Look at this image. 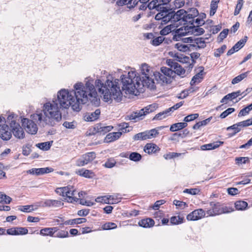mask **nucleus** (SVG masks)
Wrapping results in <instances>:
<instances>
[{"mask_svg":"<svg viewBox=\"0 0 252 252\" xmlns=\"http://www.w3.org/2000/svg\"><path fill=\"white\" fill-rule=\"evenodd\" d=\"M93 82L92 78H86L85 84L81 82L76 83L73 85L72 91L62 89L58 92L57 97L54 99L61 108L67 109L71 107L73 111L76 112L81 110L82 104L89 101L97 105L98 100Z\"/></svg>","mask_w":252,"mask_h":252,"instance_id":"nucleus-1","label":"nucleus"},{"mask_svg":"<svg viewBox=\"0 0 252 252\" xmlns=\"http://www.w3.org/2000/svg\"><path fill=\"white\" fill-rule=\"evenodd\" d=\"M140 74L134 69L128 71L126 75H122L121 79L123 84L122 90L126 94L137 95L143 91L144 87L150 90L156 88L155 83L153 77L156 71L146 63H142L140 66Z\"/></svg>","mask_w":252,"mask_h":252,"instance_id":"nucleus-2","label":"nucleus"},{"mask_svg":"<svg viewBox=\"0 0 252 252\" xmlns=\"http://www.w3.org/2000/svg\"><path fill=\"white\" fill-rule=\"evenodd\" d=\"M61 109L56 100L54 98L43 104L41 111H36L31 116L39 126H54L62 120Z\"/></svg>","mask_w":252,"mask_h":252,"instance_id":"nucleus-3","label":"nucleus"},{"mask_svg":"<svg viewBox=\"0 0 252 252\" xmlns=\"http://www.w3.org/2000/svg\"><path fill=\"white\" fill-rule=\"evenodd\" d=\"M95 87L105 102H116L122 100L123 94L119 86V80L112 77H107L105 83L100 79L95 80Z\"/></svg>","mask_w":252,"mask_h":252,"instance_id":"nucleus-4","label":"nucleus"},{"mask_svg":"<svg viewBox=\"0 0 252 252\" xmlns=\"http://www.w3.org/2000/svg\"><path fill=\"white\" fill-rule=\"evenodd\" d=\"M56 192L60 195L65 196L66 198L64 199L70 203L77 202L79 200L82 199V198L85 195V192L81 191L78 193V197L76 196V190L72 186L57 188Z\"/></svg>","mask_w":252,"mask_h":252,"instance_id":"nucleus-5","label":"nucleus"},{"mask_svg":"<svg viewBox=\"0 0 252 252\" xmlns=\"http://www.w3.org/2000/svg\"><path fill=\"white\" fill-rule=\"evenodd\" d=\"M175 76V72L173 70L166 67H162L160 72L156 71L154 78L157 82L161 85L170 84Z\"/></svg>","mask_w":252,"mask_h":252,"instance_id":"nucleus-6","label":"nucleus"},{"mask_svg":"<svg viewBox=\"0 0 252 252\" xmlns=\"http://www.w3.org/2000/svg\"><path fill=\"white\" fill-rule=\"evenodd\" d=\"M163 128L162 126L158 127L149 130L135 134L133 139L134 140H146L157 137L159 134V131Z\"/></svg>","mask_w":252,"mask_h":252,"instance_id":"nucleus-7","label":"nucleus"},{"mask_svg":"<svg viewBox=\"0 0 252 252\" xmlns=\"http://www.w3.org/2000/svg\"><path fill=\"white\" fill-rule=\"evenodd\" d=\"M187 14V11L184 9H180L175 13L173 12L169 13L162 17V20L165 22L171 21V23L178 22L181 20L184 21L185 15Z\"/></svg>","mask_w":252,"mask_h":252,"instance_id":"nucleus-8","label":"nucleus"},{"mask_svg":"<svg viewBox=\"0 0 252 252\" xmlns=\"http://www.w3.org/2000/svg\"><path fill=\"white\" fill-rule=\"evenodd\" d=\"M32 120L27 118H23L21 120L22 126L25 128L27 132L32 134H35L38 128L35 121L31 118ZM35 123H36L35 122Z\"/></svg>","mask_w":252,"mask_h":252,"instance_id":"nucleus-9","label":"nucleus"},{"mask_svg":"<svg viewBox=\"0 0 252 252\" xmlns=\"http://www.w3.org/2000/svg\"><path fill=\"white\" fill-rule=\"evenodd\" d=\"M94 152H89L83 155L81 158L76 161V165L77 166H83L93 161L95 158Z\"/></svg>","mask_w":252,"mask_h":252,"instance_id":"nucleus-10","label":"nucleus"},{"mask_svg":"<svg viewBox=\"0 0 252 252\" xmlns=\"http://www.w3.org/2000/svg\"><path fill=\"white\" fill-rule=\"evenodd\" d=\"M155 106L154 105H149L139 111L135 112L133 114H132L130 117L131 120H135L138 119L141 120L143 117L147 114L153 111L155 109Z\"/></svg>","mask_w":252,"mask_h":252,"instance_id":"nucleus-11","label":"nucleus"},{"mask_svg":"<svg viewBox=\"0 0 252 252\" xmlns=\"http://www.w3.org/2000/svg\"><path fill=\"white\" fill-rule=\"evenodd\" d=\"M10 127L14 136L18 138L22 139L25 136V133L19 123L12 122L10 124Z\"/></svg>","mask_w":252,"mask_h":252,"instance_id":"nucleus-12","label":"nucleus"},{"mask_svg":"<svg viewBox=\"0 0 252 252\" xmlns=\"http://www.w3.org/2000/svg\"><path fill=\"white\" fill-rule=\"evenodd\" d=\"M251 125H252V118L230 126L227 128V130H234V134H235L241 130V127L248 126Z\"/></svg>","mask_w":252,"mask_h":252,"instance_id":"nucleus-13","label":"nucleus"},{"mask_svg":"<svg viewBox=\"0 0 252 252\" xmlns=\"http://www.w3.org/2000/svg\"><path fill=\"white\" fill-rule=\"evenodd\" d=\"M206 214L202 209L195 210L187 216L188 220H196L205 217Z\"/></svg>","mask_w":252,"mask_h":252,"instance_id":"nucleus-14","label":"nucleus"},{"mask_svg":"<svg viewBox=\"0 0 252 252\" xmlns=\"http://www.w3.org/2000/svg\"><path fill=\"white\" fill-rule=\"evenodd\" d=\"M211 208L207 211V214L210 216L220 214L221 204L219 202H212L210 204Z\"/></svg>","mask_w":252,"mask_h":252,"instance_id":"nucleus-15","label":"nucleus"},{"mask_svg":"<svg viewBox=\"0 0 252 252\" xmlns=\"http://www.w3.org/2000/svg\"><path fill=\"white\" fill-rule=\"evenodd\" d=\"M113 128L112 126H104L102 124H97L94 127V130L96 133H99L100 134H105L107 132L110 131Z\"/></svg>","mask_w":252,"mask_h":252,"instance_id":"nucleus-16","label":"nucleus"},{"mask_svg":"<svg viewBox=\"0 0 252 252\" xmlns=\"http://www.w3.org/2000/svg\"><path fill=\"white\" fill-rule=\"evenodd\" d=\"M63 205V203L61 201L54 199H47L41 203L40 206L43 207H60Z\"/></svg>","mask_w":252,"mask_h":252,"instance_id":"nucleus-17","label":"nucleus"},{"mask_svg":"<svg viewBox=\"0 0 252 252\" xmlns=\"http://www.w3.org/2000/svg\"><path fill=\"white\" fill-rule=\"evenodd\" d=\"M0 137L4 140H8L11 137V132L7 125L0 127Z\"/></svg>","mask_w":252,"mask_h":252,"instance_id":"nucleus-18","label":"nucleus"},{"mask_svg":"<svg viewBox=\"0 0 252 252\" xmlns=\"http://www.w3.org/2000/svg\"><path fill=\"white\" fill-rule=\"evenodd\" d=\"M100 114V110L98 109L95 110L94 112L86 113L84 115V119L86 121L92 122L98 119Z\"/></svg>","mask_w":252,"mask_h":252,"instance_id":"nucleus-19","label":"nucleus"},{"mask_svg":"<svg viewBox=\"0 0 252 252\" xmlns=\"http://www.w3.org/2000/svg\"><path fill=\"white\" fill-rule=\"evenodd\" d=\"M207 38L202 37L195 38L193 40V44H191V47H196L198 49L204 48L206 46L207 43L206 40Z\"/></svg>","mask_w":252,"mask_h":252,"instance_id":"nucleus-20","label":"nucleus"},{"mask_svg":"<svg viewBox=\"0 0 252 252\" xmlns=\"http://www.w3.org/2000/svg\"><path fill=\"white\" fill-rule=\"evenodd\" d=\"M122 132H111L108 133L104 139L106 143H110L118 139L122 135Z\"/></svg>","mask_w":252,"mask_h":252,"instance_id":"nucleus-21","label":"nucleus"},{"mask_svg":"<svg viewBox=\"0 0 252 252\" xmlns=\"http://www.w3.org/2000/svg\"><path fill=\"white\" fill-rule=\"evenodd\" d=\"M76 173L80 176L87 178H93L95 176L94 173L91 170L82 168L76 171Z\"/></svg>","mask_w":252,"mask_h":252,"instance_id":"nucleus-22","label":"nucleus"},{"mask_svg":"<svg viewBox=\"0 0 252 252\" xmlns=\"http://www.w3.org/2000/svg\"><path fill=\"white\" fill-rule=\"evenodd\" d=\"M159 149L157 145L154 143H147L144 147V151L145 153L149 154L156 153L157 151H159Z\"/></svg>","mask_w":252,"mask_h":252,"instance_id":"nucleus-23","label":"nucleus"},{"mask_svg":"<svg viewBox=\"0 0 252 252\" xmlns=\"http://www.w3.org/2000/svg\"><path fill=\"white\" fill-rule=\"evenodd\" d=\"M58 229L57 227L44 228L41 229L40 231V234L43 236H54Z\"/></svg>","mask_w":252,"mask_h":252,"instance_id":"nucleus-24","label":"nucleus"},{"mask_svg":"<svg viewBox=\"0 0 252 252\" xmlns=\"http://www.w3.org/2000/svg\"><path fill=\"white\" fill-rule=\"evenodd\" d=\"M154 220L150 218L143 219L138 222L139 226L145 228L152 227L154 225Z\"/></svg>","mask_w":252,"mask_h":252,"instance_id":"nucleus-25","label":"nucleus"},{"mask_svg":"<svg viewBox=\"0 0 252 252\" xmlns=\"http://www.w3.org/2000/svg\"><path fill=\"white\" fill-rule=\"evenodd\" d=\"M223 142L217 141L212 143L203 145L201 148L202 150H210L218 148L220 145L223 144Z\"/></svg>","mask_w":252,"mask_h":252,"instance_id":"nucleus-26","label":"nucleus"},{"mask_svg":"<svg viewBox=\"0 0 252 252\" xmlns=\"http://www.w3.org/2000/svg\"><path fill=\"white\" fill-rule=\"evenodd\" d=\"M203 78V69H201L199 72L197 73L195 75H194L191 81H190V85L191 86H193L196 84H198L202 81Z\"/></svg>","mask_w":252,"mask_h":252,"instance_id":"nucleus-27","label":"nucleus"},{"mask_svg":"<svg viewBox=\"0 0 252 252\" xmlns=\"http://www.w3.org/2000/svg\"><path fill=\"white\" fill-rule=\"evenodd\" d=\"M177 25L175 24H171L164 27L160 32V33L162 35H165L169 33L170 32L176 30Z\"/></svg>","mask_w":252,"mask_h":252,"instance_id":"nucleus-28","label":"nucleus"},{"mask_svg":"<svg viewBox=\"0 0 252 252\" xmlns=\"http://www.w3.org/2000/svg\"><path fill=\"white\" fill-rule=\"evenodd\" d=\"M187 123H178L172 125L170 127V130L172 132L181 130L187 126Z\"/></svg>","mask_w":252,"mask_h":252,"instance_id":"nucleus-29","label":"nucleus"},{"mask_svg":"<svg viewBox=\"0 0 252 252\" xmlns=\"http://www.w3.org/2000/svg\"><path fill=\"white\" fill-rule=\"evenodd\" d=\"M175 48L181 52H186L189 50L191 47V44L186 45L183 42H179L174 45Z\"/></svg>","mask_w":252,"mask_h":252,"instance_id":"nucleus-30","label":"nucleus"},{"mask_svg":"<svg viewBox=\"0 0 252 252\" xmlns=\"http://www.w3.org/2000/svg\"><path fill=\"white\" fill-rule=\"evenodd\" d=\"M85 218H77L72 220H69L65 221L63 223L65 225H73L74 224H80L86 221Z\"/></svg>","mask_w":252,"mask_h":252,"instance_id":"nucleus-31","label":"nucleus"},{"mask_svg":"<svg viewBox=\"0 0 252 252\" xmlns=\"http://www.w3.org/2000/svg\"><path fill=\"white\" fill-rule=\"evenodd\" d=\"M53 141L39 143L36 145V147L43 151L49 150L52 145Z\"/></svg>","mask_w":252,"mask_h":252,"instance_id":"nucleus-32","label":"nucleus"},{"mask_svg":"<svg viewBox=\"0 0 252 252\" xmlns=\"http://www.w3.org/2000/svg\"><path fill=\"white\" fill-rule=\"evenodd\" d=\"M150 9H156L158 10L161 9V3H159V0H153L147 5Z\"/></svg>","mask_w":252,"mask_h":252,"instance_id":"nucleus-33","label":"nucleus"},{"mask_svg":"<svg viewBox=\"0 0 252 252\" xmlns=\"http://www.w3.org/2000/svg\"><path fill=\"white\" fill-rule=\"evenodd\" d=\"M170 114V113L169 112L168 109H167L166 110L157 114L154 117L153 120H162V119L166 118L167 116H169Z\"/></svg>","mask_w":252,"mask_h":252,"instance_id":"nucleus-34","label":"nucleus"},{"mask_svg":"<svg viewBox=\"0 0 252 252\" xmlns=\"http://www.w3.org/2000/svg\"><path fill=\"white\" fill-rule=\"evenodd\" d=\"M235 206L238 210H244L247 207L248 203L244 201H238L235 202Z\"/></svg>","mask_w":252,"mask_h":252,"instance_id":"nucleus-35","label":"nucleus"},{"mask_svg":"<svg viewBox=\"0 0 252 252\" xmlns=\"http://www.w3.org/2000/svg\"><path fill=\"white\" fill-rule=\"evenodd\" d=\"M249 73V71L246 72L245 73H243L236 77H235L233 80H232V84H236L237 83H238L240 81H241L243 79L246 78L248 76V74Z\"/></svg>","mask_w":252,"mask_h":252,"instance_id":"nucleus-36","label":"nucleus"},{"mask_svg":"<svg viewBox=\"0 0 252 252\" xmlns=\"http://www.w3.org/2000/svg\"><path fill=\"white\" fill-rule=\"evenodd\" d=\"M174 69L173 71L175 72V74H177L182 77L185 76L186 70L179 63L175 66Z\"/></svg>","mask_w":252,"mask_h":252,"instance_id":"nucleus-37","label":"nucleus"},{"mask_svg":"<svg viewBox=\"0 0 252 252\" xmlns=\"http://www.w3.org/2000/svg\"><path fill=\"white\" fill-rule=\"evenodd\" d=\"M36 175H42L45 173H48L53 171V169L50 167L36 168Z\"/></svg>","mask_w":252,"mask_h":252,"instance_id":"nucleus-38","label":"nucleus"},{"mask_svg":"<svg viewBox=\"0 0 252 252\" xmlns=\"http://www.w3.org/2000/svg\"><path fill=\"white\" fill-rule=\"evenodd\" d=\"M170 222L172 224H178L183 222V218L179 216H174L171 218Z\"/></svg>","mask_w":252,"mask_h":252,"instance_id":"nucleus-39","label":"nucleus"},{"mask_svg":"<svg viewBox=\"0 0 252 252\" xmlns=\"http://www.w3.org/2000/svg\"><path fill=\"white\" fill-rule=\"evenodd\" d=\"M11 201V198L9 196L0 192V203L4 202L6 204H9Z\"/></svg>","mask_w":252,"mask_h":252,"instance_id":"nucleus-40","label":"nucleus"},{"mask_svg":"<svg viewBox=\"0 0 252 252\" xmlns=\"http://www.w3.org/2000/svg\"><path fill=\"white\" fill-rule=\"evenodd\" d=\"M245 38V39L240 40L234 45L233 47L236 49V50L238 51L244 46L246 42L247 37L246 36Z\"/></svg>","mask_w":252,"mask_h":252,"instance_id":"nucleus-41","label":"nucleus"},{"mask_svg":"<svg viewBox=\"0 0 252 252\" xmlns=\"http://www.w3.org/2000/svg\"><path fill=\"white\" fill-rule=\"evenodd\" d=\"M95 202L105 204H109L112 202L111 201H109L108 195L98 197L95 199Z\"/></svg>","mask_w":252,"mask_h":252,"instance_id":"nucleus-42","label":"nucleus"},{"mask_svg":"<svg viewBox=\"0 0 252 252\" xmlns=\"http://www.w3.org/2000/svg\"><path fill=\"white\" fill-rule=\"evenodd\" d=\"M199 114L197 113L189 115L184 118V121L186 122H189L197 118Z\"/></svg>","mask_w":252,"mask_h":252,"instance_id":"nucleus-43","label":"nucleus"},{"mask_svg":"<svg viewBox=\"0 0 252 252\" xmlns=\"http://www.w3.org/2000/svg\"><path fill=\"white\" fill-rule=\"evenodd\" d=\"M129 158L131 160L136 161L141 158V156L137 153L133 152L129 155Z\"/></svg>","mask_w":252,"mask_h":252,"instance_id":"nucleus-44","label":"nucleus"},{"mask_svg":"<svg viewBox=\"0 0 252 252\" xmlns=\"http://www.w3.org/2000/svg\"><path fill=\"white\" fill-rule=\"evenodd\" d=\"M173 204L178 208L184 209L188 207V205L186 203L180 200H175L173 202Z\"/></svg>","mask_w":252,"mask_h":252,"instance_id":"nucleus-45","label":"nucleus"},{"mask_svg":"<svg viewBox=\"0 0 252 252\" xmlns=\"http://www.w3.org/2000/svg\"><path fill=\"white\" fill-rule=\"evenodd\" d=\"M102 227L104 230H108L116 228L117 225L113 222H109L103 224Z\"/></svg>","mask_w":252,"mask_h":252,"instance_id":"nucleus-46","label":"nucleus"},{"mask_svg":"<svg viewBox=\"0 0 252 252\" xmlns=\"http://www.w3.org/2000/svg\"><path fill=\"white\" fill-rule=\"evenodd\" d=\"M226 49V46L225 45H222L220 48L217 49L214 52V56L216 57H219L222 54Z\"/></svg>","mask_w":252,"mask_h":252,"instance_id":"nucleus-47","label":"nucleus"},{"mask_svg":"<svg viewBox=\"0 0 252 252\" xmlns=\"http://www.w3.org/2000/svg\"><path fill=\"white\" fill-rule=\"evenodd\" d=\"M19 210L24 212H30L33 211V206L32 205L21 206L19 208Z\"/></svg>","mask_w":252,"mask_h":252,"instance_id":"nucleus-48","label":"nucleus"},{"mask_svg":"<svg viewBox=\"0 0 252 252\" xmlns=\"http://www.w3.org/2000/svg\"><path fill=\"white\" fill-rule=\"evenodd\" d=\"M17 117L18 116L17 115L14 114L13 113H10L7 118V122L10 125V124L13 122H16V120H17Z\"/></svg>","mask_w":252,"mask_h":252,"instance_id":"nucleus-49","label":"nucleus"},{"mask_svg":"<svg viewBox=\"0 0 252 252\" xmlns=\"http://www.w3.org/2000/svg\"><path fill=\"white\" fill-rule=\"evenodd\" d=\"M183 192L189 193L192 195L197 194L200 192V189L197 188L194 189H185Z\"/></svg>","mask_w":252,"mask_h":252,"instance_id":"nucleus-50","label":"nucleus"},{"mask_svg":"<svg viewBox=\"0 0 252 252\" xmlns=\"http://www.w3.org/2000/svg\"><path fill=\"white\" fill-rule=\"evenodd\" d=\"M235 111V109L233 108H229L227 109H226L225 111L223 112L220 115V117L221 119L225 118L228 115L231 114L232 112H233Z\"/></svg>","mask_w":252,"mask_h":252,"instance_id":"nucleus-51","label":"nucleus"},{"mask_svg":"<svg viewBox=\"0 0 252 252\" xmlns=\"http://www.w3.org/2000/svg\"><path fill=\"white\" fill-rule=\"evenodd\" d=\"M182 154H182V153H169L168 154L164 155L163 156V157L166 159H171V158H175V157H178L182 155Z\"/></svg>","mask_w":252,"mask_h":252,"instance_id":"nucleus-52","label":"nucleus"},{"mask_svg":"<svg viewBox=\"0 0 252 252\" xmlns=\"http://www.w3.org/2000/svg\"><path fill=\"white\" fill-rule=\"evenodd\" d=\"M116 163V161L113 158L108 159L104 164V166L106 168H112L114 167Z\"/></svg>","mask_w":252,"mask_h":252,"instance_id":"nucleus-53","label":"nucleus"},{"mask_svg":"<svg viewBox=\"0 0 252 252\" xmlns=\"http://www.w3.org/2000/svg\"><path fill=\"white\" fill-rule=\"evenodd\" d=\"M164 39L163 36H158L154 38L152 41V43L153 45L158 46L163 42Z\"/></svg>","mask_w":252,"mask_h":252,"instance_id":"nucleus-54","label":"nucleus"},{"mask_svg":"<svg viewBox=\"0 0 252 252\" xmlns=\"http://www.w3.org/2000/svg\"><path fill=\"white\" fill-rule=\"evenodd\" d=\"M68 236V233L67 231L61 230L58 232L54 237L59 238H66Z\"/></svg>","mask_w":252,"mask_h":252,"instance_id":"nucleus-55","label":"nucleus"},{"mask_svg":"<svg viewBox=\"0 0 252 252\" xmlns=\"http://www.w3.org/2000/svg\"><path fill=\"white\" fill-rule=\"evenodd\" d=\"M191 89H190L189 90H185L183 91L179 94L178 98H181V99L186 98L187 96L189 95V93H190L191 92H192V91H191Z\"/></svg>","mask_w":252,"mask_h":252,"instance_id":"nucleus-56","label":"nucleus"},{"mask_svg":"<svg viewBox=\"0 0 252 252\" xmlns=\"http://www.w3.org/2000/svg\"><path fill=\"white\" fill-rule=\"evenodd\" d=\"M250 111V108H248V107L247 106L240 110L238 114V117H240L246 116L249 114Z\"/></svg>","mask_w":252,"mask_h":252,"instance_id":"nucleus-57","label":"nucleus"},{"mask_svg":"<svg viewBox=\"0 0 252 252\" xmlns=\"http://www.w3.org/2000/svg\"><path fill=\"white\" fill-rule=\"evenodd\" d=\"M28 230L25 227H16V235L27 234Z\"/></svg>","mask_w":252,"mask_h":252,"instance_id":"nucleus-58","label":"nucleus"},{"mask_svg":"<svg viewBox=\"0 0 252 252\" xmlns=\"http://www.w3.org/2000/svg\"><path fill=\"white\" fill-rule=\"evenodd\" d=\"M130 1H131V0H117L116 4L118 6L126 5L127 7H128L129 4H130Z\"/></svg>","mask_w":252,"mask_h":252,"instance_id":"nucleus-59","label":"nucleus"},{"mask_svg":"<svg viewBox=\"0 0 252 252\" xmlns=\"http://www.w3.org/2000/svg\"><path fill=\"white\" fill-rule=\"evenodd\" d=\"M233 209L230 207H228L221 204L220 214L223 213H228L232 212Z\"/></svg>","mask_w":252,"mask_h":252,"instance_id":"nucleus-60","label":"nucleus"},{"mask_svg":"<svg viewBox=\"0 0 252 252\" xmlns=\"http://www.w3.org/2000/svg\"><path fill=\"white\" fill-rule=\"evenodd\" d=\"M63 126L67 128L74 129L76 127V125L74 122H64L63 124Z\"/></svg>","mask_w":252,"mask_h":252,"instance_id":"nucleus-61","label":"nucleus"},{"mask_svg":"<svg viewBox=\"0 0 252 252\" xmlns=\"http://www.w3.org/2000/svg\"><path fill=\"white\" fill-rule=\"evenodd\" d=\"M184 101H181L179 103H176L175 105H173L170 108H168L169 112H173L174 111L177 110L181 106H182L183 104Z\"/></svg>","mask_w":252,"mask_h":252,"instance_id":"nucleus-62","label":"nucleus"},{"mask_svg":"<svg viewBox=\"0 0 252 252\" xmlns=\"http://www.w3.org/2000/svg\"><path fill=\"white\" fill-rule=\"evenodd\" d=\"M174 4L176 8H179L184 5L185 1L184 0H175Z\"/></svg>","mask_w":252,"mask_h":252,"instance_id":"nucleus-63","label":"nucleus"},{"mask_svg":"<svg viewBox=\"0 0 252 252\" xmlns=\"http://www.w3.org/2000/svg\"><path fill=\"white\" fill-rule=\"evenodd\" d=\"M228 33V30L224 29L219 34V38L220 40V41L222 40L224 38H225Z\"/></svg>","mask_w":252,"mask_h":252,"instance_id":"nucleus-64","label":"nucleus"}]
</instances>
